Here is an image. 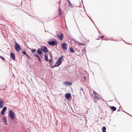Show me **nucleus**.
Segmentation results:
<instances>
[{
  "mask_svg": "<svg viewBox=\"0 0 132 132\" xmlns=\"http://www.w3.org/2000/svg\"><path fill=\"white\" fill-rule=\"evenodd\" d=\"M9 117L11 119L13 120L15 117V114L12 110H10L9 111Z\"/></svg>",
  "mask_w": 132,
  "mask_h": 132,
  "instance_id": "obj_1",
  "label": "nucleus"
},
{
  "mask_svg": "<svg viewBox=\"0 0 132 132\" xmlns=\"http://www.w3.org/2000/svg\"><path fill=\"white\" fill-rule=\"evenodd\" d=\"M48 43L50 45L53 46H57V41L56 39H55L54 41H49Z\"/></svg>",
  "mask_w": 132,
  "mask_h": 132,
  "instance_id": "obj_2",
  "label": "nucleus"
},
{
  "mask_svg": "<svg viewBox=\"0 0 132 132\" xmlns=\"http://www.w3.org/2000/svg\"><path fill=\"white\" fill-rule=\"evenodd\" d=\"M15 45H14V47L15 50L18 52H19L21 50L19 44L17 43L16 42H15Z\"/></svg>",
  "mask_w": 132,
  "mask_h": 132,
  "instance_id": "obj_3",
  "label": "nucleus"
},
{
  "mask_svg": "<svg viewBox=\"0 0 132 132\" xmlns=\"http://www.w3.org/2000/svg\"><path fill=\"white\" fill-rule=\"evenodd\" d=\"M93 94H92L93 95H94V98L95 100L99 99V98L98 97V94L94 90L93 91Z\"/></svg>",
  "mask_w": 132,
  "mask_h": 132,
  "instance_id": "obj_4",
  "label": "nucleus"
},
{
  "mask_svg": "<svg viewBox=\"0 0 132 132\" xmlns=\"http://www.w3.org/2000/svg\"><path fill=\"white\" fill-rule=\"evenodd\" d=\"M41 50L43 51L45 53H46L48 52V49L45 46L42 47L41 48Z\"/></svg>",
  "mask_w": 132,
  "mask_h": 132,
  "instance_id": "obj_5",
  "label": "nucleus"
},
{
  "mask_svg": "<svg viewBox=\"0 0 132 132\" xmlns=\"http://www.w3.org/2000/svg\"><path fill=\"white\" fill-rule=\"evenodd\" d=\"M61 46L62 48L65 51L67 50V45L65 43H63L61 44Z\"/></svg>",
  "mask_w": 132,
  "mask_h": 132,
  "instance_id": "obj_6",
  "label": "nucleus"
},
{
  "mask_svg": "<svg viewBox=\"0 0 132 132\" xmlns=\"http://www.w3.org/2000/svg\"><path fill=\"white\" fill-rule=\"evenodd\" d=\"M7 108L6 106H5L3 108L2 110L1 114V115H4L5 114V111L7 110Z\"/></svg>",
  "mask_w": 132,
  "mask_h": 132,
  "instance_id": "obj_7",
  "label": "nucleus"
},
{
  "mask_svg": "<svg viewBox=\"0 0 132 132\" xmlns=\"http://www.w3.org/2000/svg\"><path fill=\"white\" fill-rule=\"evenodd\" d=\"M65 96L66 99L67 100H68L71 97V95L70 93H68L65 94Z\"/></svg>",
  "mask_w": 132,
  "mask_h": 132,
  "instance_id": "obj_8",
  "label": "nucleus"
},
{
  "mask_svg": "<svg viewBox=\"0 0 132 132\" xmlns=\"http://www.w3.org/2000/svg\"><path fill=\"white\" fill-rule=\"evenodd\" d=\"M57 36L58 38H59V39L61 40H62L63 39L64 37V35L62 33H61L60 35H57Z\"/></svg>",
  "mask_w": 132,
  "mask_h": 132,
  "instance_id": "obj_9",
  "label": "nucleus"
},
{
  "mask_svg": "<svg viewBox=\"0 0 132 132\" xmlns=\"http://www.w3.org/2000/svg\"><path fill=\"white\" fill-rule=\"evenodd\" d=\"M2 120L4 121V123L5 125H7V123L6 120V117H3L2 118Z\"/></svg>",
  "mask_w": 132,
  "mask_h": 132,
  "instance_id": "obj_10",
  "label": "nucleus"
},
{
  "mask_svg": "<svg viewBox=\"0 0 132 132\" xmlns=\"http://www.w3.org/2000/svg\"><path fill=\"white\" fill-rule=\"evenodd\" d=\"M10 57L13 60L15 59V54L13 53H10Z\"/></svg>",
  "mask_w": 132,
  "mask_h": 132,
  "instance_id": "obj_11",
  "label": "nucleus"
},
{
  "mask_svg": "<svg viewBox=\"0 0 132 132\" xmlns=\"http://www.w3.org/2000/svg\"><path fill=\"white\" fill-rule=\"evenodd\" d=\"M4 102L2 99H0V108H2L4 105Z\"/></svg>",
  "mask_w": 132,
  "mask_h": 132,
  "instance_id": "obj_12",
  "label": "nucleus"
},
{
  "mask_svg": "<svg viewBox=\"0 0 132 132\" xmlns=\"http://www.w3.org/2000/svg\"><path fill=\"white\" fill-rule=\"evenodd\" d=\"M61 63V62L58 60L57 62L55 63V65L56 67H58L59 66Z\"/></svg>",
  "mask_w": 132,
  "mask_h": 132,
  "instance_id": "obj_13",
  "label": "nucleus"
},
{
  "mask_svg": "<svg viewBox=\"0 0 132 132\" xmlns=\"http://www.w3.org/2000/svg\"><path fill=\"white\" fill-rule=\"evenodd\" d=\"M22 53L26 55V56L27 57L28 59H30L31 57L30 56H29V55H28L26 53V52L25 51H23L22 52Z\"/></svg>",
  "mask_w": 132,
  "mask_h": 132,
  "instance_id": "obj_14",
  "label": "nucleus"
},
{
  "mask_svg": "<svg viewBox=\"0 0 132 132\" xmlns=\"http://www.w3.org/2000/svg\"><path fill=\"white\" fill-rule=\"evenodd\" d=\"M37 53L39 55H41L42 54V52L41 51V48H39L37 50Z\"/></svg>",
  "mask_w": 132,
  "mask_h": 132,
  "instance_id": "obj_15",
  "label": "nucleus"
},
{
  "mask_svg": "<svg viewBox=\"0 0 132 132\" xmlns=\"http://www.w3.org/2000/svg\"><path fill=\"white\" fill-rule=\"evenodd\" d=\"M64 84L65 86H70L72 85V83L71 82L68 81L64 82Z\"/></svg>",
  "mask_w": 132,
  "mask_h": 132,
  "instance_id": "obj_16",
  "label": "nucleus"
},
{
  "mask_svg": "<svg viewBox=\"0 0 132 132\" xmlns=\"http://www.w3.org/2000/svg\"><path fill=\"white\" fill-rule=\"evenodd\" d=\"M59 15H61L62 14V10L60 8V7L59 6Z\"/></svg>",
  "mask_w": 132,
  "mask_h": 132,
  "instance_id": "obj_17",
  "label": "nucleus"
},
{
  "mask_svg": "<svg viewBox=\"0 0 132 132\" xmlns=\"http://www.w3.org/2000/svg\"><path fill=\"white\" fill-rule=\"evenodd\" d=\"M68 2L69 3V6L71 8H73V5L71 3H70L69 0H68Z\"/></svg>",
  "mask_w": 132,
  "mask_h": 132,
  "instance_id": "obj_18",
  "label": "nucleus"
},
{
  "mask_svg": "<svg viewBox=\"0 0 132 132\" xmlns=\"http://www.w3.org/2000/svg\"><path fill=\"white\" fill-rule=\"evenodd\" d=\"M111 109L113 111H116V108L114 106H110Z\"/></svg>",
  "mask_w": 132,
  "mask_h": 132,
  "instance_id": "obj_19",
  "label": "nucleus"
},
{
  "mask_svg": "<svg viewBox=\"0 0 132 132\" xmlns=\"http://www.w3.org/2000/svg\"><path fill=\"white\" fill-rule=\"evenodd\" d=\"M48 56L46 54H45V60L46 61H48Z\"/></svg>",
  "mask_w": 132,
  "mask_h": 132,
  "instance_id": "obj_20",
  "label": "nucleus"
},
{
  "mask_svg": "<svg viewBox=\"0 0 132 132\" xmlns=\"http://www.w3.org/2000/svg\"><path fill=\"white\" fill-rule=\"evenodd\" d=\"M106 128L105 126H103L102 128V132H106Z\"/></svg>",
  "mask_w": 132,
  "mask_h": 132,
  "instance_id": "obj_21",
  "label": "nucleus"
},
{
  "mask_svg": "<svg viewBox=\"0 0 132 132\" xmlns=\"http://www.w3.org/2000/svg\"><path fill=\"white\" fill-rule=\"evenodd\" d=\"M49 62L50 63V65H52L53 63V61L52 59H51L49 60Z\"/></svg>",
  "mask_w": 132,
  "mask_h": 132,
  "instance_id": "obj_22",
  "label": "nucleus"
},
{
  "mask_svg": "<svg viewBox=\"0 0 132 132\" xmlns=\"http://www.w3.org/2000/svg\"><path fill=\"white\" fill-rule=\"evenodd\" d=\"M34 56L35 57H37L38 58V59H40V58L39 56L38 55L35 54H34Z\"/></svg>",
  "mask_w": 132,
  "mask_h": 132,
  "instance_id": "obj_23",
  "label": "nucleus"
},
{
  "mask_svg": "<svg viewBox=\"0 0 132 132\" xmlns=\"http://www.w3.org/2000/svg\"><path fill=\"white\" fill-rule=\"evenodd\" d=\"M31 52L32 53H34V52H35L36 51V49H31Z\"/></svg>",
  "mask_w": 132,
  "mask_h": 132,
  "instance_id": "obj_24",
  "label": "nucleus"
},
{
  "mask_svg": "<svg viewBox=\"0 0 132 132\" xmlns=\"http://www.w3.org/2000/svg\"><path fill=\"white\" fill-rule=\"evenodd\" d=\"M70 51L72 53H73L74 52L73 48L72 47L70 48Z\"/></svg>",
  "mask_w": 132,
  "mask_h": 132,
  "instance_id": "obj_25",
  "label": "nucleus"
},
{
  "mask_svg": "<svg viewBox=\"0 0 132 132\" xmlns=\"http://www.w3.org/2000/svg\"><path fill=\"white\" fill-rule=\"evenodd\" d=\"M63 58V55H61L59 59L58 60L59 61L61 62V60Z\"/></svg>",
  "mask_w": 132,
  "mask_h": 132,
  "instance_id": "obj_26",
  "label": "nucleus"
},
{
  "mask_svg": "<svg viewBox=\"0 0 132 132\" xmlns=\"http://www.w3.org/2000/svg\"><path fill=\"white\" fill-rule=\"evenodd\" d=\"M0 58L2 59L4 61H5V59L4 58H3V57H2V56H0Z\"/></svg>",
  "mask_w": 132,
  "mask_h": 132,
  "instance_id": "obj_27",
  "label": "nucleus"
},
{
  "mask_svg": "<svg viewBox=\"0 0 132 132\" xmlns=\"http://www.w3.org/2000/svg\"><path fill=\"white\" fill-rule=\"evenodd\" d=\"M79 45H80V46H83V45H85L84 44H83L82 43H79Z\"/></svg>",
  "mask_w": 132,
  "mask_h": 132,
  "instance_id": "obj_28",
  "label": "nucleus"
},
{
  "mask_svg": "<svg viewBox=\"0 0 132 132\" xmlns=\"http://www.w3.org/2000/svg\"><path fill=\"white\" fill-rule=\"evenodd\" d=\"M51 67L52 68H54V67H56L55 65H51Z\"/></svg>",
  "mask_w": 132,
  "mask_h": 132,
  "instance_id": "obj_29",
  "label": "nucleus"
},
{
  "mask_svg": "<svg viewBox=\"0 0 132 132\" xmlns=\"http://www.w3.org/2000/svg\"><path fill=\"white\" fill-rule=\"evenodd\" d=\"M39 61V62L40 63L41 62V59H38Z\"/></svg>",
  "mask_w": 132,
  "mask_h": 132,
  "instance_id": "obj_30",
  "label": "nucleus"
},
{
  "mask_svg": "<svg viewBox=\"0 0 132 132\" xmlns=\"http://www.w3.org/2000/svg\"><path fill=\"white\" fill-rule=\"evenodd\" d=\"M123 112L126 113L127 114L130 115L132 117V116H131V115H130V114H128V113H127L126 112H125V111H123Z\"/></svg>",
  "mask_w": 132,
  "mask_h": 132,
  "instance_id": "obj_31",
  "label": "nucleus"
},
{
  "mask_svg": "<svg viewBox=\"0 0 132 132\" xmlns=\"http://www.w3.org/2000/svg\"><path fill=\"white\" fill-rule=\"evenodd\" d=\"M84 78L85 80H86V78L85 77H84Z\"/></svg>",
  "mask_w": 132,
  "mask_h": 132,
  "instance_id": "obj_32",
  "label": "nucleus"
},
{
  "mask_svg": "<svg viewBox=\"0 0 132 132\" xmlns=\"http://www.w3.org/2000/svg\"><path fill=\"white\" fill-rule=\"evenodd\" d=\"M101 37L102 38H103L104 37V36H101Z\"/></svg>",
  "mask_w": 132,
  "mask_h": 132,
  "instance_id": "obj_33",
  "label": "nucleus"
},
{
  "mask_svg": "<svg viewBox=\"0 0 132 132\" xmlns=\"http://www.w3.org/2000/svg\"><path fill=\"white\" fill-rule=\"evenodd\" d=\"M90 19L91 20V21H92L93 22V23L94 24V22L92 21V19Z\"/></svg>",
  "mask_w": 132,
  "mask_h": 132,
  "instance_id": "obj_34",
  "label": "nucleus"
},
{
  "mask_svg": "<svg viewBox=\"0 0 132 132\" xmlns=\"http://www.w3.org/2000/svg\"><path fill=\"white\" fill-rule=\"evenodd\" d=\"M81 90H82V91H83V89L82 88H81Z\"/></svg>",
  "mask_w": 132,
  "mask_h": 132,
  "instance_id": "obj_35",
  "label": "nucleus"
},
{
  "mask_svg": "<svg viewBox=\"0 0 132 132\" xmlns=\"http://www.w3.org/2000/svg\"><path fill=\"white\" fill-rule=\"evenodd\" d=\"M127 44H129V45H131V44H130L129 43H128Z\"/></svg>",
  "mask_w": 132,
  "mask_h": 132,
  "instance_id": "obj_36",
  "label": "nucleus"
},
{
  "mask_svg": "<svg viewBox=\"0 0 132 132\" xmlns=\"http://www.w3.org/2000/svg\"><path fill=\"white\" fill-rule=\"evenodd\" d=\"M119 110H120L119 109H118V110L117 111L118 112V111H119Z\"/></svg>",
  "mask_w": 132,
  "mask_h": 132,
  "instance_id": "obj_37",
  "label": "nucleus"
},
{
  "mask_svg": "<svg viewBox=\"0 0 132 132\" xmlns=\"http://www.w3.org/2000/svg\"><path fill=\"white\" fill-rule=\"evenodd\" d=\"M98 32L99 33H100V32H99V31L98 30Z\"/></svg>",
  "mask_w": 132,
  "mask_h": 132,
  "instance_id": "obj_38",
  "label": "nucleus"
},
{
  "mask_svg": "<svg viewBox=\"0 0 132 132\" xmlns=\"http://www.w3.org/2000/svg\"><path fill=\"white\" fill-rule=\"evenodd\" d=\"M124 42L126 43V42H125V41H124Z\"/></svg>",
  "mask_w": 132,
  "mask_h": 132,
  "instance_id": "obj_39",
  "label": "nucleus"
},
{
  "mask_svg": "<svg viewBox=\"0 0 132 132\" xmlns=\"http://www.w3.org/2000/svg\"><path fill=\"white\" fill-rule=\"evenodd\" d=\"M124 42L126 43V42H125V41H124Z\"/></svg>",
  "mask_w": 132,
  "mask_h": 132,
  "instance_id": "obj_40",
  "label": "nucleus"
},
{
  "mask_svg": "<svg viewBox=\"0 0 132 132\" xmlns=\"http://www.w3.org/2000/svg\"><path fill=\"white\" fill-rule=\"evenodd\" d=\"M124 42L126 43V42H125V41H124Z\"/></svg>",
  "mask_w": 132,
  "mask_h": 132,
  "instance_id": "obj_41",
  "label": "nucleus"
},
{
  "mask_svg": "<svg viewBox=\"0 0 132 132\" xmlns=\"http://www.w3.org/2000/svg\"><path fill=\"white\" fill-rule=\"evenodd\" d=\"M124 42L126 43V42H125V41H124Z\"/></svg>",
  "mask_w": 132,
  "mask_h": 132,
  "instance_id": "obj_42",
  "label": "nucleus"
},
{
  "mask_svg": "<svg viewBox=\"0 0 132 132\" xmlns=\"http://www.w3.org/2000/svg\"><path fill=\"white\" fill-rule=\"evenodd\" d=\"M124 42L126 43V42H125V41H124Z\"/></svg>",
  "mask_w": 132,
  "mask_h": 132,
  "instance_id": "obj_43",
  "label": "nucleus"
},
{
  "mask_svg": "<svg viewBox=\"0 0 132 132\" xmlns=\"http://www.w3.org/2000/svg\"><path fill=\"white\" fill-rule=\"evenodd\" d=\"M87 120H86V122H87Z\"/></svg>",
  "mask_w": 132,
  "mask_h": 132,
  "instance_id": "obj_44",
  "label": "nucleus"
},
{
  "mask_svg": "<svg viewBox=\"0 0 132 132\" xmlns=\"http://www.w3.org/2000/svg\"><path fill=\"white\" fill-rule=\"evenodd\" d=\"M97 40H98V38H97Z\"/></svg>",
  "mask_w": 132,
  "mask_h": 132,
  "instance_id": "obj_45",
  "label": "nucleus"
},
{
  "mask_svg": "<svg viewBox=\"0 0 132 132\" xmlns=\"http://www.w3.org/2000/svg\"><path fill=\"white\" fill-rule=\"evenodd\" d=\"M42 22L43 23V21H42Z\"/></svg>",
  "mask_w": 132,
  "mask_h": 132,
  "instance_id": "obj_46",
  "label": "nucleus"
}]
</instances>
